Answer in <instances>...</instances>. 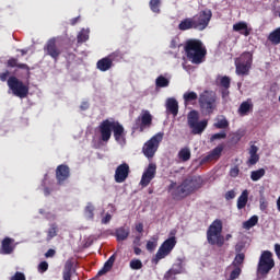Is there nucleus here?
<instances>
[{
    "label": "nucleus",
    "instance_id": "1",
    "mask_svg": "<svg viewBox=\"0 0 280 280\" xmlns=\"http://www.w3.org/2000/svg\"><path fill=\"white\" fill-rule=\"evenodd\" d=\"M202 185H205V179L200 176H191L184 179L179 185L176 182H172L168 186V191L173 198V200H185L191 194H196L198 189H202Z\"/></svg>",
    "mask_w": 280,
    "mask_h": 280
},
{
    "label": "nucleus",
    "instance_id": "2",
    "mask_svg": "<svg viewBox=\"0 0 280 280\" xmlns=\"http://www.w3.org/2000/svg\"><path fill=\"white\" fill-rule=\"evenodd\" d=\"M98 132L101 135V141L108 143L110 137H113L117 143H126V129L119 121L105 119L98 125Z\"/></svg>",
    "mask_w": 280,
    "mask_h": 280
},
{
    "label": "nucleus",
    "instance_id": "3",
    "mask_svg": "<svg viewBox=\"0 0 280 280\" xmlns=\"http://www.w3.org/2000/svg\"><path fill=\"white\" fill-rule=\"evenodd\" d=\"M184 51L191 65H202L207 60V46L198 38L187 39L184 44Z\"/></svg>",
    "mask_w": 280,
    "mask_h": 280
},
{
    "label": "nucleus",
    "instance_id": "4",
    "mask_svg": "<svg viewBox=\"0 0 280 280\" xmlns=\"http://www.w3.org/2000/svg\"><path fill=\"white\" fill-rule=\"evenodd\" d=\"M199 108L202 115H213L218 108V96L213 91L206 90L199 95Z\"/></svg>",
    "mask_w": 280,
    "mask_h": 280
},
{
    "label": "nucleus",
    "instance_id": "5",
    "mask_svg": "<svg viewBox=\"0 0 280 280\" xmlns=\"http://www.w3.org/2000/svg\"><path fill=\"white\" fill-rule=\"evenodd\" d=\"M222 220L215 219L207 230L208 244L211 246H224V237L222 236Z\"/></svg>",
    "mask_w": 280,
    "mask_h": 280
},
{
    "label": "nucleus",
    "instance_id": "6",
    "mask_svg": "<svg viewBox=\"0 0 280 280\" xmlns=\"http://www.w3.org/2000/svg\"><path fill=\"white\" fill-rule=\"evenodd\" d=\"M187 124L191 130V135H202L207 130V126H209V120H200V113L192 109L187 115Z\"/></svg>",
    "mask_w": 280,
    "mask_h": 280
},
{
    "label": "nucleus",
    "instance_id": "7",
    "mask_svg": "<svg viewBox=\"0 0 280 280\" xmlns=\"http://www.w3.org/2000/svg\"><path fill=\"white\" fill-rule=\"evenodd\" d=\"M236 75H249L253 69V55L250 51H244L234 60Z\"/></svg>",
    "mask_w": 280,
    "mask_h": 280
},
{
    "label": "nucleus",
    "instance_id": "8",
    "mask_svg": "<svg viewBox=\"0 0 280 280\" xmlns=\"http://www.w3.org/2000/svg\"><path fill=\"white\" fill-rule=\"evenodd\" d=\"M276 262L273 259V255L269 250H265L261 253L259 257V261L257 265V275L260 277H267L269 272L275 268Z\"/></svg>",
    "mask_w": 280,
    "mask_h": 280
},
{
    "label": "nucleus",
    "instance_id": "9",
    "mask_svg": "<svg viewBox=\"0 0 280 280\" xmlns=\"http://www.w3.org/2000/svg\"><path fill=\"white\" fill-rule=\"evenodd\" d=\"M7 84L10 91H12L13 95H15V97H20L21 100H23L27 95H30V88L23 84V81L19 80V78L14 75L9 77Z\"/></svg>",
    "mask_w": 280,
    "mask_h": 280
},
{
    "label": "nucleus",
    "instance_id": "10",
    "mask_svg": "<svg viewBox=\"0 0 280 280\" xmlns=\"http://www.w3.org/2000/svg\"><path fill=\"white\" fill-rule=\"evenodd\" d=\"M165 133L158 132L154 135L149 141H147L142 148V152L147 159H153L154 154L159 150V145H161V141H163V137Z\"/></svg>",
    "mask_w": 280,
    "mask_h": 280
},
{
    "label": "nucleus",
    "instance_id": "11",
    "mask_svg": "<svg viewBox=\"0 0 280 280\" xmlns=\"http://www.w3.org/2000/svg\"><path fill=\"white\" fill-rule=\"evenodd\" d=\"M212 16L213 13L211 12V9L202 10L194 15L192 23L195 25V30H198V32H203V30H207V27H209V23H211Z\"/></svg>",
    "mask_w": 280,
    "mask_h": 280
},
{
    "label": "nucleus",
    "instance_id": "12",
    "mask_svg": "<svg viewBox=\"0 0 280 280\" xmlns=\"http://www.w3.org/2000/svg\"><path fill=\"white\" fill-rule=\"evenodd\" d=\"M151 126L152 114H150V110L143 109L132 126V132H143L145 128H150Z\"/></svg>",
    "mask_w": 280,
    "mask_h": 280
},
{
    "label": "nucleus",
    "instance_id": "13",
    "mask_svg": "<svg viewBox=\"0 0 280 280\" xmlns=\"http://www.w3.org/2000/svg\"><path fill=\"white\" fill-rule=\"evenodd\" d=\"M44 54L45 56H49L54 60V62H58L62 54V49L58 47L56 38L48 39V42L44 46Z\"/></svg>",
    "mask_w": 280,
    "mask_h": 280
},
{
    "label": "nucleus",
    "instance_id": "14",
    "mask_svg": "<svg viewBox=\"0 0 280 280\" xmlns=\"http://www.w3.org/2000/svg\"><path fill=\"white\" fill-rule=\"evenodd\" d=\"M156 176V164L150 163L148 167L144 170L140 185L141 187H148L152 180H154V177Z\"/></svg>",
    "mask_w": 280,
    "mask_h": 280
},
{
    "label": "nucleus",
    "instance_id": "15",
    "mask_svg": "<svg viewBox=\"0 0 280 280\" xmlns=\"http://www.w3.org/2000/svg\"><path fill=\"white\" fill-rule=\"evenodd\" d=\"M128 176H130V165L124 162L116 167L114 178L116 183H126Z\"/></svg>",
    "mask_w": 280,
    "mask_h": 280
},
{
    "label": "nucleus",
    "instance_id": "16",
    "mask_svg": "<svg viewBox=\"0 0 280 280\" xmlns=\"http://www.w3.org/2000/svg\"><path fill=\"white\" fill-rule=\"evenodd\" d=\"M71 176V168L67 164H60L56 168L57 185H65L66 180H69Z\"/></svg>",
    "mask_w": 280,
    "mask_h": 280
},
{
    "label": "nucleus",
    "instance_id": "17",
    "mask_svg": "<svg viewBox=\"0 0 280 280\" xmlns=\"http://www.w3.org/2000/svg\"><path fill=\"white\" fill-rule=\"evenodd\" d=\"M7 67L9 69H14L15 67L16 69H22V71H24L26 80H30V75H32L30 66L27 63H19V58L11 57L10 59H8Z\"/></svg>",
    "mask_w": 280,
    "mask_h": 280
},
{
    "label": "nucleus",
    "instance_id": "18",
    "mask_svg": "<svg viewBox=\"0 0 280 280\" xmlns=\"http://www.w3.org/2000/svg\"><path fill=\"white\" fill-rule=\"evenodd\" d=\"M224 151V144H219L212 151H210L206 156L201 159V164L211 163V161H218L220 156H222V152Z\"/></svg>",
    "mask_w": 280,
    "mask_h": 280
},
{
    "label": "nucleus",
    "instance_id": "19",
    "mask_svg": "<svg viewBox=\"0 0 280 280\" xmlns=\"http://www.w3.org/2000/svg\"><path fill=\"white\" fill-rule=\"evenodd\" d=\"M173 249H174V246H161L158 249L155 256L152 258V264L158 266V264H160V260L165 259V257H167V255H171Z\"/></svg>",
    "mask_w": 280,
    "mask_h": 280
},
{
    "label": "nucleus",
    "instance_id": "20",
    "mask_svg": "<svg viewBox=\"0 0 280 280\" xmlns=\"http://www.w3.org/2000/svg\"><path fill=\"white\" fill-rule=\"evenodd\" d=\"M75 262L73 259H68L65 264L63 271H62V279L63 280H72V275L77 272L74 268Z\"/></svg>",
    "mask_w": 280,
    "mask_h": 280
},
{
    "label": "nucleus",
    "instance_id": "21",
    "mask_svg": "<svg viewBox=\"0 0 280 280\" xmlns=\"http://www.w3.org/2000/svg\"><path fill=\"white\" fill-rule=\"evenodd\" d=\"M184 272V268H183V264L178 262L172 266V268L170 270H167L164 275V279L170 280L173 279L174 277H176V275H183Z\"/></svg>",
    "mask_w": 280,
    "mask_h": 280
},
{
    "label": "nucleus",
    "instance_id": "22",
    "mask_svg": "<svg viewBox=\"0 0 280 280\" xmlns=\"http://www.w3.org/2000/svg\"><path fill=\"white\" fill-rule=\"evenodd\" d=\"M96 68L98 69V71H103V72L113 69V59L108 56L100 59L96 62Z\"/></svg>",
    "mask_w": 280,
    "mask_h": 280
},
{
    "label": "nucleus",
    "instance_id": "23",
    "mask_svg": "<svg viewBox=\"0 0 280 280\" xmlns=\"http://www.w3.org/2000/svg\"><path fill=\"white\" fill-rule=\"evenodd\" d=\"M129 235H130V228L128 226H120L115 230V237L117 242H126Z\"/></svg>",
    "mask_w": 280,
    "mask_h": 280
},
{
    "label": "nucleus",
    "instance_id": "24",
    "mask_svg": "<svg viewBox=\"0 0 280 280\" xmlns=\"http://www.w3.org/2000/svg\"><path fill=\"white\" fill-rule=\"evenodd\" d=\"M166 110L176 117V115H178V101H176V98H168L166 102Z\"/></svg>",
    "mask_w": 280,
    "mask_h": 280
},
{
    "label": "nucleus",
    "instance_id": "25",
    "mask_svg": "<svg viewBox=\"0 0 280 280\" xmlns=\"http://www.w3.org/2000/svg\"><path fill=\"white\" fill-rule=\"evenodd\" d=\"M234 32H240L243 36H250V28H248V24L246 22H238L233 25Z\"/></svg>",
    "mask_w": 280,
    "mask_h": 280
},
{
    "label": "nucleus",
    "instance_id": "26",
    "mask_svg": "<svg viewBox=\"0 0 280 280\" xmlns=\"http://www.w3.org/2000/svg\"><path fill=\"white\" fill-rule=\"evenodd\" d=\"M180 32H187V30H196L192 18H186L178 24Z\"/></svg>",
    "mask_w": 280,
    "mask_h": 280
},
{
    "label": "nucleus",
    "instance_id": "27",
    "mask_svg": "<svg viewBox=\"0 0 280 280\" xmlns=\"http://www.w3.org/2000/svg\"><path fill=\"white\" fill-rule=\"evenodd\" d=\"M248 205V190L245 189L242 191L241 196L237 198L236 207L238 210L245 209Z\"/></svg>",
    "mask_w": 280,
    "mask_h": 280
},
{
    "label": "nucleus",
    "instance_id": "28",
    "mask_svg": "<svg viewBox=\"0 0 280 280\" xmlns=\"http://www.w3.org/2000/svg\"><path fill=\"white\" fill-rule=\"evenodd\" d=\"M268 40L271 45H280V27L269 34Z\"/></svg>",
    "mask_w": 280,
    "mask_h": 280
},
{
    "label": "nucleus",
    "instance_id": "29",
    "mask_svg": "<svg viewBox=\"0 0 280 280\" xmlns=\"http://www.w3.org/2000/svg\"><path fill=\"white\" fill-rule=\"evenodd\" d=\"M183 98L187 106V104H191V102H196V100H198V94L196 92H185Z\"/></svg>",
    "mask_w": 280,
    "mask_h": 280
},
{
    "label": "nucleus",
    "instance_id": "30",
    "mask_svg": "<svg viewBox=\"0 0 280 280\" xmlns=\"http://www.w3.org/2000/svg\"><path fill=\"white\" fill-rule=\"evenodd\" d=\"M95 206H93L91 202H88L85 209H84V215L88 220H93L95 218Z\"/></svg>",
    "mask_w": 280,
    "mask_h": 280
},
{
    "label": "nucleus",
    "instance_id": "31",
    "mask_svg": "<svg viewBox=\"0 0 280 280\" xmlns=\"http://www.w3.org/2000/svg\"><path fill=\"white\" fill-rule=\"evenodd\" d=\"M178 159L184 163L189 161V159H191V151L189 150V148H183L182 150H179Z\"/></svg>",
    "mask_w": 280,
    "mask_h": 280
},
{
    "label": "nucleus",
    "instance_id": "32",
    "mask_svg": "<svg viewBox=\"0 0 280 280\" xmlns=\"http://www.w3.org/2000/svg\"><path fill=\"white\" fill-rule=\"evenodd\" d=\"M264 176H266V170H264V168H259V170L253 171L250 173V179L254 183H257V180H260V178H264Z\"/></svg>",
    "mask_w": 280,
    "mask_h": 280
},
{
    "label": "nucleus",
    "instance_id": "33",
    "mask_svg": "<svg viewBox=\"0 0 280 280\" xmlns=\"http://www.w3.org/2000/svg\"><path fill=\"white\" fill-rule=\"evenodd\" d=\"M253 108V105L248 102H243L240 107H238V113L242 117H244V115H248V113H250V109Z\"/></svg>",
    "mask_w": 280,
    "mask_h": 280
},
{
    "label": "nucleus",
    "instance_id": "34",
    "mask_svg": "<svg viewBox=\"0 0 280 280\" xmlns=\"http://www.w3.org/2000/svg\"><path fill=\"white\" fill-rule=\"evenodd\" d=\"M155 84L159 89H165L170 86V80L163 75H160L156 78Z\"/></svg>",
    "mask_w": 280,
    "mask_h": 280
},
{
    "label": "nucleus",
    "instance_id": "35",
    "mask_svg": "<svg viewBox=\"0 0 280 280\" xmlns=\"http://www.w3.org/2000/svg\"><path fill=\"white\" fill-rule=\"evenodd\" d=\"M245 257L246 256L244 253L236 254L234 260L232 261V266L241 268L245 261Z\"/></svg>",
    "mask_w": 280,
    "mask_h": 280
},
{
    "label": "nucleus",
    "instance_id": "36",
    "mask_svg": "<svg viewBox=\"0 0 280 280\" xmlns=\"http://www.w3.org/2000/svg\"><path fill=\"white\" fill-rule=\"evenodd\" d=\"M257 222H259V217L253 215L247 221L243 223L244 229H253V226H256Z\"/></svg>",
    "mask_w": 280,
    "mask_h": 280
},
{
    "label": "nucleus",
    "instance_id": "37",
    "mask_svg": "<svg viewBox=\"0 0 280 280\" xmlns=\"http://www.w3.org/2000/svg\"><path fill=\"white\" fill-rule=\"evenodd\" d=\"M56 235H58V224L52 223L47 231V241L49 242V240H54Z\"/></svg>",
    "mask_w": 280,
    "mask_h": 280
},
{
    "label": "nucleus",
    "instance_id": "38",
    "mask_svg": "<svg viewBox=\"0 0 280 280\" xmlns=\"http://www.w3.org/2000/svg\"><path fill=\"white\" fill-rule=\"evenodd\" d=\"M89 40V30H81V32L77 35V43L82 44Z\"/></svg>",
    "mask_w": 280,
    "mask_h": 280
},
{
    "label": "nucleus",
    "instance_id": "39",
    "mask_svg": "<svg viewBox=\"0 0 280 280\" xmlns=\"http://www.w3.org/2000/svg\"><path fill=\"white\" fill-rule=\"evenodd\" d=\"M114 268V264L108 260L104 264L103 268L97 272V277H103V275H107Z\"/></svg>",
    "mask_w": 280,
    "mask_h": 280
},
{
    "label": "nucleus",
    "instance_id": "40",
    "mask_svg": "<svg viewBox=\"0 0 280 280\" xmlns=\"http://www.w3.org/2000/svg\"><path fill=\"white\" fill-rule=\"evenodd\" d=\"M219 86H221V89H231V78L230 77H221L219 79Z\"/></svg>",
    "mask_w": 280,
    "mask_h": 280
},
{
    "label": "nucleus",
    "instance_id": "41",
    "mask_svg": "<svg viewBox=\"0 0 280 280\" xmlns=\"http://www.w3.org/2000/svg\"><path fill=\"white\" fill-rule=\"evenodd\" d=\"M161 0H150V9L155 14H159L161 12Z\"/></svg>",
    "mask_w": 280,
    "mask_h": 280
},
{
    "label": "nucleus",
    "instance_id": "42",
    "mask_svg": "<svg viewBox=\"0 0 280 280\" xmlns=\"http://www.w3.org/2000/svg\"><path fill=\"white\" fill-rule=\"evenodd\" d=\"M242 272L243 270L241 267H234V269L230 273L229 280L240 279Z\"/></svg>",
    "mask_w": 280,
    "mask_h": 280
},
{
    "label": "nucleus",
    "instance_id": "43",
    "mask_svg": "<svg viewBox=\"0 0 280 280\" xmlns=\"http://www.w3.org/2000/svg\"><path fill=\"white\" fill-rule=\"evenodd\" d=\"M131 270H141L143 268V262L140 259H132L129 264Z\"/></svg>",
    "mask_w": 280,
    "mask_h": 280
},
{
    "label": "nucleus",
    "instance_id": "44",
    "mask_svg": "<svg viewBox=\"0 0 280 280\" xmlns=\"http://www.w3.org/2000/svg\"><path fill=\"white\" fill-rule=\"evenodd\" d=\"M214 128H218L219 130L229 128V120H226V118L218 120L217 122H214Z\"/></svg>",
    "mask_w": 280,
    "mask_h": 280
},
{
    "label": "nucleus",
    "instance_id": "45",
    "mask_svg": "<svg viewBox=\"0 0 280 280\" xmlns=\"http://www.w3.org/2000/svg\"><path fill=\"white\" fill-rule=\"evenodd\" d=\"M107 57L112 59V62H115V60H121V58H124V54L120 50H116Z\"/></svg>",
    "mask_w": 280,
    "mask_h": 280
},
{
    "label": "nucleus",
    "instance_id": "46",
    "mask_svg": "<svg viewBox=\"0 0 280 280\" xmlns=\"http://www.w3.org/2000/svg\"><path fill=\"white\" fill-rule=\"evenodd\" d=\"M171 237L163 242L162 246H176V236H174V232H171Z\"/></svg>",
    "mask_w": 280,
    "mask_h": 280
},
{
    "label": "nucleus",
    "instance_id": "47",
    "mask_svg": "<svg viewBox=\"0 0 280 280\" xmlns=\"http://www.w3.org/2000/svg\"><path fill=\"white\" fill-rule=\"evenodd\" d=\"M257 163H259V154H249L247 165H257Z\"/></svg>",
    "mask_w": 280,
    "mask_h": 280
},
{
    "label": "nucleus",
    "instance_id": "48",
    "mask_svg": "<svg viewBox=\"0 0 280 280\" xmlns=\"http://www.w3.org/2000/svg\"><path fill=\"white\" fill-rule=\"evenodd\" d=\"M218 139H226V132L225 131H221L219 133H214L211 136L210 141H218Z\"/></svg>",
    "mask_w": 280,
    "mask_h": 280
},
{
    "label": "nucleus",
    "instance_id": "49",
    "mask_svg": "<svg viewBox=\"0 0 280 280\" xmlns=\"http://www.w3.org/2000/svg\"><path fill=\"white\" fill-rule=\"evenodd\" d=\"M230 176L231 178H237V176H240V166L235 165L230 170Z\"/></svg>",
    "mask_w": 280,
    "mask_h": 280
},
{
    "label": "nucleus",
    "instance_id": "50",
    "mask_svg": "<svg viewBox=\"0 0 280 280\" xmlns=\"http://www.w3.org/2000/svg\"><path fill=\"white\" fill-rule=\"evenodd\" d=\"M39 272H47L49 270V264L47 261H42L38 265Z\"/></svg>",
    "mask_w": 280,
    "mask_h": 280
},
{
    "label": "nucleus",
    "instance_id": "51",
    "mask_svg": "<svg viewBox=\"0 0 280 280\" xmlns=\"http://www.w3.org/2000/svg\"><path fill=\"white\" fill-rule=\"evenodd\" d=\"M11 280H26V276L21 271H16L14 276L11 277Z\"/></svg>",
    "mask_w": 280,
    "mask_h": 280
},
{
    "label": "nucleus",
    "instance_id": "52",
    "mask_svg": "<svg viewBox=\"0 0 280 280\" xmlns=\"http://www.w3.org/2000/svg\"><path fill=\"white\" fill-rule=\"evenodd\" d=\"M12 244H14V238L4 237L1 243V246H12Z\"/></svg>",
    "mask_w": 280,
    "mask_h": 280
},
{
    "label": "nucleus",
    "instance_id": "53",
    "mask_svg": "<svg viewBox=\"0 0 280 280\" xmlns=\"http://www.w3.org/2000/svg\"><path fill=\"white\" fill-rule=\"evenodd\" d=\"M8 78H10V71L5 70L4 72L0 73V81L1 82H7Z\"/></svg>",
    "mask_w": 280,
    "mask_h": 280
},
{
    "label": "nucleus",
    "instance_id": "54",
    "mask_svg": "<svg viewBox=\"0 0 280 280\" xmlns=\"http://www.w3.org/2000/svg\"><path fill=\"white\" fill-rule=\"evenodd\" d=\"M235 198V190H229L225 192V200H233Z\"/></svg>",
    "mask_w": 280,
    "mask_h": 280
},
{
    "label": "nucleus",
    "instance_id": "55",
    "mask_svg": "<svg viewBox=\"0 0 280 280\" xmlns=\"http://www.w3.org/2000/svg\"><path fill=\"white\" fill-rule=\"evenodd\" d=\"M14 250V247L13 246H2V252L5 254V255H10L11 253H13Z\"/></svg>",
    "mask_w": 280,
    "mask_h": 280
},
{
    "label": "nucleus",
    "instance_id": "56",
    "mask_svg": "<svg viewBox=\"0 0 280 280\" xmlns=\"http://www.w3.org/2000/svg\"><path fill=\"white\" fill-rule=\"evenodd\" d=\"M113 220V215L110 213H106L105 217L102 219V224H108Z\"/></svg>",
    "mask_w": 280,
    "mask_h": 280
},
{
    "label": "nucleus",
    "instance_id": "57",
    "mask_svg": "<svg viewBox=\"0 0 280 280\" xmlns=\"http://www.w3.org/2000/svg\"><path fill=\"white\" fill-rule=\"evenodd\" d=\"M257 152H259V148H257V145H255V144H252L249 148V155L257 154Z\"/></svg>",
    "mask_w": 280,
    "mask_h": 280
},
{
    "label": "nucleus",
    "instance_id": "58",
    "mask_svg": "<svg viewBox=\"0 0 280 280\" xmlns=\"http://www.w3.org/2000/svg\"><path fill=\"white\" fill-rule=\"evenodd\" d=\"M55 255H56V250L55 249H48L47 253L45 254V257L46 258L55 257Z\"/></svg>",
    "mask_w": 280,
    "mask_h": 280
},
{
    "label": "nucleus",
    "instance_id": "59",
    "mask_svg": "<svg viewBox=\"0 0 280 280\" xmlns=\"http://www.w3.org/2000/svg\"><path fill=\"white\" fill-rule=\"evenodd\" d=\"M230 93L231 92L229 91V89L222 88L221 95H222L223 98L229 97Z\"/></svg>",
    "mask_w": 280,
    "mask_h": 280
},
{
    "label": "nucleus",
    "instance_id": "60",
    "mask_svg": "<svg viewBox=\"0 0 280 280\" xmlns=\"http://www.w3.org/2000/svg\"><path fill=\"white\" fill-rule=\"evenodd\" d=\"M136 231L138 233H143V223L136 224Z\"/></svg>",
    "mask_w": 280,
    "mask_h": 280
},
{
    "label": "nucleus",
    "instance_id": "61",
    "mask_svg": "<svg viewBox=\"0 0 280 280\" xmlns=\"http://www.w3.org/2000/svg\"><path fill=\"white\" fill-rule=\"evenodd\" d=\"M117 259V253H114L108 259L107 261H109L110 264H115Z\"/></svg>",
    "mask_w": 280,
    "mask_h": 280
},
{
    "label": "nucleus",
    "instance_id": "62",
    "mask_svg": "<svg viewBox=\"0 0 280 280\" xmlns=\"http://www.w3.org/2000/svg\"><path fill=\"white\" fill-rule=\"evenodd\" d=\"M44 195L45 196H51V189L49 187L44 188Z\"/></svg>",
    "mask_w": 280,
    "mask_h": 280
},
{
    "label": "nucleus",
    "instance_id": "63",
    "mask_svg": "<svg viewBox=\"0 0 280 280\" xmlns=\"http://www.w3.org/2000/svg\"><path fill=\"white\" fill-rule=\"evenodd\" d=\"M78 21H80V16L73 18L72 20H70V25H75Z\"/></svg>",
    "mask_w": 280,
    "mask_h": 280
},
{
    "label": "nucleus",
    "instance_id": "64",
    "mask_svg": "<svg viewBox=\"0 0 280 280\" xmlns=\"http://www.w3.org/2000/svg\"><path fill=\"white\" fill-rule=\"evenodd\" d=\"M275 253H276L278 259L280 260V246H275Z\"/></svg>",
    "mask_w": 280,
    "mask_h": 280
}]
</instances>
